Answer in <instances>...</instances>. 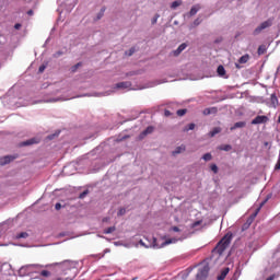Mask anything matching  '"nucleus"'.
<instances>
[{
	"label": "nucleus",
	"mask_w": 280,
	"mask_h": 280,
	"mask_svg": "<svg viewBox=\"0 0 280 280\" xmlns=\"http://www.w3.org/2000/svg\"><path fill=\"white\" fill-rule=\"evenodd\" d=\"M270 104H271V108H277L279 106V98L277 97L276 93H272L270 95Z\"/></svg>",
	"instance_id": "ddd939ff"
},
{
	"label": "nucleus",
	"mask_w": 280,
	"mask_h": 280,
	"mask_svg": "<svg viewBox=\"0 0 280 280\" xmlns=\"http://www.w3.org/2000/svg\"><path fill=\"white\" fill-rule=\"evenodd\" d=\"M203 115H218V107H207L203 109Z\"/></svg>",
	"instance_id": "2eb2a0df"
},
{
	"label": "nucleus",
	"mask_w": 280,
	"mask_h": 280,
	"mask_svg": "<svg viewBox=\"0 0 280 280\" xmlns=\"http://www.w3.org/2000/svg\"><path fill=\"white\" fill-rule=\"evenodd\" d=\"M266 51H268V47H266V45H260L258 47L257 54H258V56H264V54H266Z\"/></svg>",
	"instance_id": "4be33fe9"
},
{
	"label": "nucleus",
	"mask_w": 280,
	"mask_h": 280,
	"mask_svg": "<svg viewBox=\"0 0 280 280\" xmlns=\"http://www.w3.org/2000/svg\"><path fill=\"white\" fill-rule=\"evenodd\" d=\"M90 96H91L90 94L82 95V97H90Z\"/></svg>",
	"instance_id": "864d4df0"
},
{
	"label": "nucleus",
	"mask_w": 280,
	"mask_h": 280,
	"mask_svg": "<svg viewBox=\"0 0 280 280\" xmlns=\"http://www.w3.org/2000/svg\"><path fill=\"white\" fill-rule=\"evenodd\" d=\"M272 25V21L267 20L262 22L258 27L254 30V36H257L262 30H267V27H270Z\"/></svg>",
	"instance_id": "423d86ee"
},
{
	"label": "nucleus",
	"mask_w": 280,
	"mask_h": 280,
	"mask_svg": "<svg viewBox=\"0 0 280 280\" xmlns=\"http://www.w3.org/2000/svg\"><path fill=\"white\" fill-rule=\"evenodd\" d=\"M49 102H58V98H51Z\"/></svg>",
	"instance_id": "603ef678"
},
{
	"label": "nucleus",
	"mask_w": 280,
	"mask_h": 280,
	"mask_svg": "<svg viewBox=\"0 0 280 280\" xmlns=\"http://www.w3.org/2000/svg\"><path fill=\"white\" fill-rule=\"evenodd\" d=\"M40 143V139L38 138H31L26 141L20 142V148H27L28 145H36Z\"/></svg>",
	"instance_id": "6e6552de"
},
{
	"label": "nucleus",
	"mask_w": 280,
	"mask_h": 280,
	"mask_svg": "<svg viewBox=\"0 0 280 280\" xmlns=\"http://www.w3.org/2000/svg\"><path fill=\"white\" fill-rule=\"evenodd\" d=\"M171 231H174V233H180V229L178 226L171 228Z\"/></svg>",
	"instance_id": "a18cd8bd"
},
{
	"label": "nucleus",
	"mask_w": 280,
	"mask_h": 280,
	"mask_svg": "<svg viewBox=\"0 0 280 280\" xmlns=\"http://www.w3.org/2000/svg\"><path fill=\"white\" fill-rule=\"evenodd\" d=\"M264 145L268 147V142H265Z\"/></svg>",
	"instance_id": "6e6d98bb"
},
{
	"label": "nucleus",
	"mask_w": 280,
	"mask_h": 280,
	"mask_svg": "<svg viewBox=\"0 0 280 280\" xmlns=\"http://www.w3.org/2000/svg\"><path fill=\"white\" fill-rule=\"evenodd\" d=\"M126 139H130V135L119 136L117 141H126Z\"/></svg>",
	"instance_id": "e433bc0d"
},
{
	"label": "nucleus",
	"mask_w": 280,
	"mask_h": 280,
	"mask_svg": "<svg viewBox=\"0 0 280 280\" xmlns=\"http://www.w3.org/2000/svg\"><path fill=\"white\" fill-rule=\"evenodd\" d=\"M248 60H250V56L248 54L243 55L240 59H238V63L240 65H246V62H248Z\"/></svg>",
	"instance_id": "aec40b11"
},
{
	"label": "nucleus",
	"mask_w": 280,
	"mask_h": 280,
	"mask_svg": "<svg viewBox=\"0 0 280 280\" xmlns=\"http://www.w3.org/2000/svg\"><path fill=\"white\" fill-rule=\"evenodd\" d=\"M86 196H89V190H84L83 192H81L79 195V198L83 199V198H86Z\"/></svg>",
	"instance_id": "4c0bfd02"
},
{
	"label": "nucleus",
	"mask_w": 280,
	"mask_h": 280,
	"mask_svg": "<svg viewBox=\"0 0 280 280\" xmlns=\"http://www.w3.org/2000/svg\"><path fill=\"white\" fill-rule=\"evenodd\" d=\"M59 135H60V131H57L55 133L47 136V139L48 141H52V139H56V137H59Z\"/></svg>",
	"instance_id": "7c9ffc66"
},
{
	"label": "nucleus",
	"mask_w": 280,
	"mask_h": 280,
	"mask_svg": "<svg viewBox=\"0 0 280 280\" xmlns=\"http://www.w3.org/2000/svg\"><path fill=\"white\" fill-rule=\"evenodd\" d=\"M27 14H28V16H32V15L34 14V11L28 10V11H27Z\"/></svg>",
	"instance_id": "8fccbe9b"
},
{
	"label": "nucleus",
	"mask_w": 280,
	"mask_h": 280,
	"mask_svg": "<svg viewBox=\"0 0 280 280\" xmlns=\"http://www.w3.org/2000/svg\"><path fill=\"white\" fill-rule=\"evenodd\" d=\"M164 115L165 117H172V112H170V109H165Z\"/></svg>",
	"instance_id": "49530a36"
},
{
	"label": "nucleus",
	"mask_w": 280,
	"mask_h": 280,
	"mask_svg": "<svg viewBox=\"0 0 280 280\" xmlns=\"http://www.w3.org/2000/svg\"><path fill=\"white\" fill-rule=\"evenodd\" d=\"M268 121H270V118H268V116L258 115L252 120V126H258L259 124H268Z\"/></svg>",
	"instance_id": "0eeeda50"
},
{
	"label": "nucleus",
	"mask_w": 280,
	"mask_h": 280,
	"mask_svg": "<svg viewBox=\"0 0 280 280\" xmlns=\"http://www.w3.org/2000/svg\"><path fill=\"white\" fill-rule=\"evenodd\" d=\"M217 73L218 75H220V78H224V75H226V70L224 69V66L220 65L217 69Z\"/></svg>",
	"instance_id": "6ab92c4d"
},
{
	"label": "nucleus",
	"mask_w": 280,
	"mask_h": 280,
	"mask_svg": "<svg viewBox=\"0 0 280 280\" xmlns=\"http://www.w3.org/2000/svg\"><path fill=\"white\" fill-rule=\"evenodd\" d=\"M237 128H246V121L235 122L234 126L230 128L231 131L237 130Z\"/></svg>",
	"instance_id": "f3484780"
},
{
	"label": "nucleus",
	"mask_w": 280,
	"mask_h": 280,
	"mask_svg": "<svg viewBox=\"0 0 280 280\" xmlns=\"http://www.w3.org/2000/svg\"><path fill=\"white\" fill-rule=\"evenodd\" d=\"M152 132H154V126H149L147 127L142 132H140L138 139L140 141H143V138L147 136V135H152Z\"/></svg>",
	"instance_id": "9d476101"
},
{
	"label": "nucleus",
	"mask_w": 280,
	"mask_h": 280,
	"mask_svg": "<svg viewBox=\"0 0 280 280\" xmlns=\"http://www.w3.org/2000/svg\"><path fill=\"white\" fill-rule=\"evenodd\" d=\"M213 159V155H211V153H205L202 155V160L206 161V162H209Z\"/></svg>",
	"instance_id": "c85d7f7f"
},
{
	"label": "nucleus",
	"mask_w": 280,
	"mask_h": 280,
	"mask_svg": "<svg viewBox=\"0 0 280 280\" xmlns=\"http://www.w3.org/2000/svg\"><path fill=\"white\" fill-rule=\"evenodd\" d=\"M104 253H110V249L106 248V249L104 250Z\"/></svg>",
	"instance_id": "5fc2aeb1"
},
{
	"label": "nucleus",
	"mask_w": 280,
	"mask_h": 280,
	"mask_svg": "<svg viewBox=\"0 0 280 280\" xmlns=\"http://www.w3.org/2000/svg\"><path fill=\"white\" fill-rule=\"evenodd\" d=\"M209 270H211L209 265H205L202 268L199 269L197 273V279H207V277H209Z\"/></svg>",
	"instance_id": "39448f33"
},
{
	"label": "nucleus",
	"mask_w": 280,
	"mask_h": 280,
	"mask_svg": "<svg viewBox=\"0 0 280 280\" xmlns=\"http://www.w3.org/2000/svg\"><path fill=\"white\" fill-rule=\"evenodd\" d=\"M176 115L178 116V117H184V115H187V109H178L177 112H176Z\"/></svg>",
	"instance_id": "2f4dec72"
},
{
	"label": "nucleus",
	"mask_w": 280,
	"mask_h": 280,
	"mask_svg": "<svg viewBox=\"0 0 280 280\" xmlns=\"http://www.w3.org/2000/svg\"><path fill=\"white\" fill-rule=\"evenodd\" d=\"M27 237H30L27 232H20L15 235V240H27Z\"/></svg>",
	"instance_id": "412c9836"
},
{
	"label": "nucleus",
	"mask_w": 280,
	"mask_h": 280,
	"mask_svg": "<svg viewBox=\"0 0 280 280\" xmlns=\"http://www.w3.org/2000/svg\"><path fill=\"white\" fill-rule=\"evenodd\" d=\"M135 51H137V48L131 47L129 50L125 51V56H128V57L133 56Z\"/></svg>",
	"instance_id": "bb28decb"
},
{
	"label": "nucleus",
	"mask_w": 280,
	"mask_h": 280,
	"mask_svg": "<svg viewBox=\"0 0 280 280\" xmlns=\"http://www.w3.org/2000/svg\"><path fill=\"white\" fill-rule=\"evenodd\" d=\"M202 224V220L195 221L190 224V229H196V226H200Z\"/></svg>",
	"instance_id": "473e14b6"
},
{
	"label": "nucleus",
	"mask_w": 280,
	"mask_h": 280,
	"mask_svg": "<svg viewBox=\"0 0 280 280\" xmlns=\"http://www.w3.org/2000/svg\"><path fill=\"white\" fill-rule=\"evenodd\" d=\"M129 75H135V73L130 72Z\"/></svg>",
	"instance_id": "4d7b16f0"
},
{
	"label": "nucleus",
	"mask_w": 280,
	"mask_h": 280,
	"mask_svg": "<svg viewBox=\"0 0 280 280\" xmlns=\"http://www.w3.org/2000/svg\"><path fill=\"white\" fill-rule=\"evenodd\" d=\"M103 222H107V219H104Z\"/></svg>",
	"instance_id": "13d9d810"
},
{
	"label": "nucleus",
	"mask_w": 280,
	"mask_h": 280,
	"mask_svg": "<svg viewBox=\"0 0 280 280\" xmlns=\"http://www.w3.org/2000/svg\"><path fill=\"white\" fill-rule=\"evenodd\" d=\"M210 170H211V172H213V174H218V172H219V168H218L217 164H211Z\"/></svg>",
	"instance_id": "f704fd0d"
},
{
	"label": "nucleus",
	"mask_w": 280,
	"mask_h": 280,
	"mask_svg": "<svg viewBox=\"0 0 280 280\" xmlns=\"http://www.w3.org/2000/svg\"><path fill=\"white\" fill-rule=\"evenodd\" d=\"M132 86V82L130 81H122L115 84L114 89H130Z\"/></svg>",
	"instance_id": "f8f14e48"
},
{
	"label": "nucleus",
	"mask_w": 280,
	"mask_h": 280,
	"mask_svg": "<svg viewBox=\"0 0 280 280\" xmlns=\"http://www.w3.org/2000/svg\"><path fill=\"white\" fill-rule=\"evenodd\" d=\"M159 16H161V15H159V14L154 15V18L151 21L152 25H155L156 21H159Z\"/></svg>",
	"instance_id": "a19ab883"
},
{
	"label": "nucleus",
	"mask_w": 280,
	"mask_h": 280,
	"mask_svg": "<svg viewBox=\"0 0 280 280\" xmlns=\"http://www.w3.org/2000/svg\"><path fill=\"white\" fill-rule=\"evenodd\" d=\"M185 49H187V44H186V43H183V44H180V45L178 46L177 49L173 50V51L171 52V55L174 56L175 58H177V56H178L179 54H183V51H185Z\"/></svg>",
	"instance_id": "9b49d317"
},
{
	"label": "nucleus",
	"mask_w": 280,
	"mask_h": 280,
	"mask_svg": "<svg viewBox=\"0 0 280 280\" xmlns=\"http://www.w3.org/2000/svg\"><path fill=\"white\" fill-rule=\"evenodd\" d=\"M218 150H221L222 152H231L233 150V145L231 144H221L218 147Z\"/></svg>",
	"instance_id": "a211bd4d"
},
{
	"label": "nucleus",
	"mask_w": 280,
	"mask_h": 280,
	"mask_svg": "<svg viewBox=\"0 0 280 280\" xmlns=\"http://www.w3.org/2000/svg\"><path fill=\"white\" fill-rule=\"evenodd\" d=\"M196 128V124L190 122L188 126L185 127V132H189V130H194Z\"/></svg>",
	"instance_id": "cd10ccee"
},
{
	"label": "nucleus",
	"mask_w": 280,
	"mask_h": 280,
	"mask_svg": "<svg viewBox=\"0 0 280 280\" xmlns=\"http://www.w3.org/2000/svg\"><path fill=\"white\" fill-rule=\"evenodd\" d=\"M139 244L141 246H144V248H164V246H170V244H176V238H168L166 241H162V244L159 243L156 237H152V241L145 245L143 241H140Z\"/></svg>",
	"instance_id": "7ed1b4c3"
},
{
	"label": "nucleus",
	"mask_w": 280,
	"mask_h": 280,
	"mask_svg": "<svg viewBox=\"0 0 280 280\" xmlns=\"http://www.w3.org/2000/svg\"><path fill=\"white\" fill-rule=\"evenodd\" d=\"M117 215H126V209L125 208H120L117 212Z\"/></svg>",
	"instance_id": "58836bf2"
},
{
	"label": "nucleus",
	"mask_w": 280,
	"mask_h": 280,
	"mask_svg": "<svg viewBox=\"0 0 280 280\" xmlns=\"http://www.w3.org/2000/svg\"><path fill=\"white\" fill-rule=\"evenodd\" d=\"M55 266H59L57 269H43V268H51V265H38V264H32L26 265L20 269V272H23L25 275V270H37L39 272V277H43L44 280H62V269L67 268L68 270H71V266H73V261L71 260H65L60 264L56 262Z\"/></svg>",
	"instance_id": "f257e3e1"
},
{
	"label": "nucleus",
	"mask_w": 280,
	"mask_h": 280,
	"mask_svg": "<svg viewBox=\"0 0 280 280\" xmlns=\"http://www.w3.org/2000/svg\"><path fill=\"white\" fill-rule=\"evenodd\" d=\"M60 56H65V51L58 50L52 55V58H60Z\"/></svg>",
	"instance_id": "c9c22d12"
},
{
	"label": "nucleus",
	"mask_w": 280,
	"mask_h": 280,
	"mask_svg": "<svg viewBox=\"0 0 280 280\" xmlns=\"http://www.w3.org/2000/svg\"><path fill=\"white\" fill-rule=\"evenodd\" d=\"M115 231H117V228H115V226H109V228L105 229V230L103 231V233H104V235H110V233H115Z\"/></svg>",
	"instance_id": "b1692460"
},
{
	"label": "nucleus",
	"mask_w": 280,
	"mask_h": 280,
	"mask_svg": "<svg viewBox=\"0 0 280 280\" xmlns=\"http://www.w3.org/2000/svg\"><path fill=\"white\" fill-rule=\"evenodd\" d=\"M80 67H82V62H78L77 65L71 67V72L75 73V71H78V69H80Z\"/></svg>",
	"instance_id": "c756f323"
},
{
	"label": "nucleus",
	"mask_w": 280,
	"mask_h": 280,
	"mask_svg": "<svg viewBox=\"0 0 280 280\" xmlns=\"http://www.w3.org/2000/svg\"><path fill=\"white\" fill-rule=\"evenodd\" d=\"M21 27H22L21 23H16V24L14 25V30H21Z\"/></svg>",
	"instance_id": "de8ad7c7"
},
{
	"label": "nucleus",
	"mask_w": 280,
	"mask_h": 280,
	"mask_svg": "<svg viewBox=\"0 0 280 280\" xmlns=\"http://www.w3.org/2000/svg\"><path fill=\"white\" fill-rule=\"evenodd\" d=\"M268 200H270V195L267 196V198H265L264 201L260 202L259 207L255 210V212L249 215V218L247 219L248 225L253 224L257 215H259V211H261V208L264 207V205H266V202H268Z\"/></svg>",
	"instance_id": "20e7f679"
},
{
	"label": "nucleus",
	"mask_w": 280,
	"mask_h": 280,
	"mask_svg": "<svg viewBox=\"0 0 280 280\" xmlns=\"http://www.w3.org/2000/svg\"><path fill=\"white\" fill-rule=\"evenodd\" d=\"M15 159H19V155H5L0 159V165H9V163H12V161H15Z\"/></svg>",
	"instance_id": "1a4fd4ad"
},
{
	"label": "nucleus",
	"mask_w": 280,
	"mask_h": 280,
	"mask_svg": "<svg viewBox=\"0 0 280 280\" xmlns=\"http://www.w3.org/2000/svg\"><path fill=\"white\" fill-rule=\"evenodd\" d=\"M236 69H242V66H240V61L235 63Z\"/></svg>",
	"instance_id": "3c124183"
},
{
	"label": "nucleus",
	"mask_w": 280,
	"mask_h": 280,
	"mask_svg": "<svg viewBox=\"0 0 280 280\" xmlns=\"http://www.w3.org/2000/svg\"><path fill=\"white\" fill-rule=\"evenodd\" d=\"M179 5H183V1H180V0H175V1L172 2L171 8H172L173 10H176V8H178Z\"/></svg>",
	"instance_id": "a878e982"
},
{
	"label": "nucleus",
	"mask_w": 280,
	"mask_h": 280,
	"mask_svg": "<svg viewBox=\"0 0 280 280\" xmlns=\"http://www.w3.org/2000/svg\"><path fill=\"white\" fill-rule=\"evenodd\" d=\"M200 4H195L191 7L189 13H188V16H196V14H198V12H200Z\"/></svg>",
	"instance_id": "dca6fc26"
},
{
	"label": "nucleus",
	"mask_w": 280,
	"mask_h": 280,
	"mask_svg": "<svg viewBox=\"0 0 280 280\" xmlns=\"http://www.w3.org/2000/svg\"><path fill=\"white\" fill-rule=\"evenodd\" d=\"M229 272H231V268L225 267L221 270V273L217 277V280H225L226 279V275H229Z\"/></svg>",
	"instance_id": "4468645a"
},
{
	"label": "nucleus",
	"mask_w": 280,
	"mask_h": 280,
	"mask_svg": "<svg viewBox=\"0 0 280 280\" xmlns=\"http://www.w3.org/2000/svg\"><path fill=\"white\" fill-rule=\"evenodd\" d=\"M186 147L182 144L180 147H177L175 151H173V154H180L182 152H185Z\"/></svg>",
	"instance_id": "393cba45"
},
{
	"label": "nucleus",
	"mask_w": 280,
	"mask_h": 280,
	"mask_svg": "<svg viewBox=\"0 0 280 280\" xmlns=\"http://www.w3.org/2000/svg\"><path fill=\"white\" fill-rule=\"evenodd\" d=\"M104 12H106V7H103L101 9V11L97 13L96 18L94 19V21H100L104 18Z\"/></svg>",
	"instance_id": "5701e85b"
},
{
	"label": "nucleus",
	"mask_w": 280,
	"mask_h": 280,
	"mask_svg": "<svg viewBox=\"0 0 280 280\" xmlns=\"http://www.w3.org/2000/svg\"><path fill=\"white\" fill-rule=\"evenodd\" d=\"M278 170H280V155H279L278 161L275 165V171L277 172Z\"/></svg>",
	"instance_id": "37998d69"
},
{
	"label": "nucleus",
	"mask_w": 280,
	"mask_h": 280,
	"mask_svg": "<svg viewBox=\"0 0 280 280\" xmlns=\"http://www.w3.org/2000/svg\"><path fill=\"white\" fill-rule=\"evenodd\" d=\"M231 242H233V233L228 232L217 244L214 250H217L218 255H224V250L231 246Z\"/></svg>",
	"instance_id": "f03ea898"
},
{
	"label": "nucleus",
	"mask_w": 280,
	"mask_h": 280,
	"mask_svg": "<svg viewBox=\"0 0 280 280\" xmlns=\"http://www.w3.org/2000/svg\"><path fill=\"white\" fill-rule=\"evenodd\" d=\"M215 135H220V128L218 127L210 131V137H215Z\"/></svg>",
	"instance_id": "72a5a7b5"
},
{
	"label": "nucleus",
	"mask_w": 280,
	"mask_h": 280,
	"mask_svg": "<svg viewBox=\"0 0 280 280\" xmlns=\"http://www.w3.org/2000/svg\"><path fill=\"white\" fill-rule=\"evenodd\" d=\"M277 279V276L276 275H271L270 277H268L266 280H275Z\"/></svg>",
	"instance_id": "09e8293b"
},
{
	"label": "nucleus",
	"mask_w": 280,
	"mask_h": 280,
	"mask_svg": "<svg viewBox=\"0 0 280 280\" xmlns=\"http://www.w3.org/2000/svg\"><path fill=\"white\" fill-rule=\"evenodd\" d=\"M47 69V65H42L38 69V73H43Z\"/></svg>",
	"instance_id": "79ce46f5"
},
{
	"label": "nucleus",
	"mask_w": 280,
	"mask_h": 280,
	"mask_svg": "<svg viewBox=\"0 0 280 280\" xmlns=\"http://www.w3.org/2000/svg\"><path fill=\"white\" fill-rule=\"evenodd\" d=\"M200 23H202V20H200L199 18H197V19L194 21L195 27H198V25H200Z\"/></svg>",
	"instance_id": "ea45409f"
},
{
	"label": "nucleus",
	"mask_w": 280,
	"mask_h": 280,
	"mask_svg": "<svg viewBox=\"0 0 280 280\" xmlns=\"http://www.w3.org/2000/svg\"><path fill=\"white\" fill-rule=\"evenodd\" d=\"M55 209H56V211H60L62 209V205L60 202H57L55 205Z\"/></svg>",
	"instance_id": "c03bdc74"
}]
</instances>
